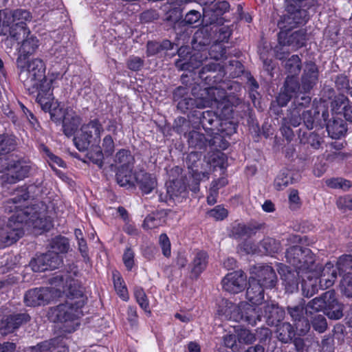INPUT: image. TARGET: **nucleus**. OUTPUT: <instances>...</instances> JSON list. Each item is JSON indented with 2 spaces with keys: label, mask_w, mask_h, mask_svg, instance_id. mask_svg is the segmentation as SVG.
Listing matches in <instances>:
<instances>
[{
  "label": "nucleus",
  "mask_w": 352,
  "mask_h": 352,
  "mask_svg": "<svg viewBox=\"0 0 352 352\" xmlns=\"http://www.w3.org/2000/svg\"><path fill=\"white\" fill-rule=\"evenodd\" d=\"M292 183V178L287 170L281 171L275 178L274 186L277 190H282Z\"/></svg>",
  "instance_id": "f704fd0d"
},
{
  "label": "nucleus",
  "mask_w": 352,
  "mask_h": 352,
  "mask_svg": "<svg viewBox=\"0 0 352 352\" xmlns=\"http://www.w3.org/2000/svg\"><path fill=\"white\" fill-rule=\"evenodd\" d=\"M171 45V43L166 41H164L162 45H160L158 43L149 41L147 43V55L153 56L155 54L158 53L160 47L168 48Z\"/></svg>",
  "instance_id": "4d7b16f0"
},
{
  "label": "nucleus",
  "mask_w": 352,
  "mask_h": 352,
  "mask_svg": "<svg viewBox=\"0 0 352 352\" xmlns=\"http://www.w3.org/2000/svg\"><path fill=\"white\" fill-rule=\"evenodd\" d=\"M56 120H63V128L64 133L67 136L72 135L78 127L81 119L72 109H67L64 115L59 118H55Z\"/></svg>",
  "instance_id": "f3484780"
},
{
  "label": "nucleus",
  "mask_w": 352,
  "mask_h": 352,
  "mask_svg": "<svg viewBox=\"0 0 352 352\" xmlns=\"http://www.w3.org/2000/svg\"><path fill=\"white\" fill-rule=\"evenodd\" d=\"M208 57V52L203 50L194 53L190 58L188 62L184 63L182 65V69L193 70L198 68L202 64L204 60Z\"/></svg>",
  "instance_id": "c85d7f7f"
},
{
  "label": "nucleus",
  "mask_w": 352,
  "mask_h": 352,
  "mask_svg": "<svg viewBox=\"0 0 352 352\" xmlns=\"http://www.w3.org/2000/svg\"><path fill=\"white\" fill-rule=\"evenodd\" d=\"M312 324L314 329L319 333H323L327 327V320L322 315H318L315 317Z\"/></svg>",
  "instance_id": "680f3d73"
},
{
  "label": "nucleus",
  "mask_w": 352,
  "mask_h": 352,
  "mask_svg": "<svg viewBox=\"0 0 352 352\" xmlns=\"http://www.w3.org/2000/svg\"><path fill=\"white\" fill-rule=\"evenodd\" d=\"M289 313L294 320L297 321L296 329H298L299 323L301 322L304 329H300V334H305L309 329L308 321L303 318V308L300 306H296L288 309Z\"/></svg>",
  "instance_id": "bb28decb"
},
{
  "label": "nucleus",
  "mask_w": 352,
  "mask_h": 352,
  "mask_svg": "<svg viewBox=\"0 0 352 352\" xmlns=\"http://www.w3.org/2000/svg\"><path fill=\"white\" fill-rule=\"evenodd\" d=\"M47 260L46 254H41L30 261V267L34 272H36L48 270Z\"/></svg>",
  "instance_id": "58836bf2"
},
{
  "label": "nucleus",
  "mask_w": 352,
  "mask_h": 352,
  "mask_svg": "<svg viewBox=\"0 0 352 352\" xmlns=\"http://www.w3.org/2000/svg\"><path fill=\"white\" fill-rule=\"evenodd\" d=\"M209 55L214 60L226 58V48L222 44L216 43L211 47Z\"/></svg>",
  "instance_id": "603ef678"
},
{
  "label": "nucleus",
  "mask_w": 352,
  "mask_h": 352,
  "mask_svg": "<svg viewBox=\"0 0 352 352\" xmlns=\"http://www.w3.org/2000/svg\"><path fill=\"white\" fill-rule=\"evenodd\" d=\"M318 80V69L313 63H309L305 65L304 73L302 76V84L300 89L304 92L309 91L316 84Z\"/></svg>",
  "instance_id": "a211bd4d"
},
{
  "label": "nucleus",
  "mask_w": 352,
  "mask_h": 352,
  "mask_svg": "<svg viewBox=\"0 0 352 352\" xmlns=\"http://www.w3.org/2000/svg\"><path fill=\"white\" fill-rule=\"evenodd\" d=\"M14 140L12 137L0 135V154L8 153L14 146Z\"/></svg>",
  "instance_id": "a18cd8bd"
},
{
  "label": "nucleus",
  "mask_w": 352,
  "mask_h": 352,
  "mask_svg": "<svg viewBox=\"0 0 352 352\" xmlns=\"http://www.w3.org/2000/svg\"><path fill=\"white\" fill-rule=\"evenodd\" d=\"M299 89L300 86L296 80L292 77H287L285 80L284 90L277 97L278 104L281 107L287 105L292 97V94L296 93Z\"/></svg>",
  "instance_id": "6ab92c4d"
},
{
  "label": "nucleus",
  "mask_w": 352,
  "mask_h": 352,
  "mask_svg": "<svg viewBox=\"0 0 352 352\" xmlns=\"http://www.w3.org/2000/svg\"><path fill=\"white\" fill-rule=\"evenodd\" d=\"M30 350L32 352H68V348L61 337L41 342L30 347Z\"/></svg>",
  "instance_id": "dca6fc26"
},
{
  "label": "nucleus",
  "mask_w": 352,
  "mask_h": 352,
  "mask_svg": "<svg viewBox=\"0 0 352 352\" xmlns=\"http://www.w3.org/2000/svg\"><path fill=\"white\" fill-rule=\"evenodd\" d=\"M294 335V329L289 322H282L277 324L276 336L282 342H289Z\"/></svg>",
  "instance_id": "cd10ccee"
},
{
  "label": "nucleus",
  "mask_w": 352,
  "mask_h": 352,
  "mask_svg": "<svg viewBox=\"0 0 352 352\" xmlns=\"http://www.w3.org/2000/svg\"><path fill=\"white\" fill-rule=\"evenodd\" d=\"M289 30H280L278 34V44L280 46H290L294 50L302 47L306 40L305 32L302 30L294 32L287 36Z\"/></svg>",
  "instance_id": "ddd939ff"
},
{
  "label": "nucleus",
  "mask_w": 352,
  "mask_h": 352,
  "mask_svg": "<svg viewBox=\"0 0 352 352\" xmlns=\"http://www.w3.org/2000/svg\"><path fill=\"white\" fill-rule=\"evenodd\" d=\"M133 166H120L116 173L118 183L121 186L134 185L135 183L136 173H132Z\"/></svg>",
  "instance_id": "b1692460"
},
{
  "label": "nucleus",
  "mask_w": 352,
  "mask_h": 352,
  "mask_svg": "<svg viewBox=\"0 0 352 352\" xmlns=\"http://www.w3.org/2000/svg\"><path fill=\"white\" fill-rule=\"evenodd\" d=\"M134 295L137 302L145 312L151 313L147 297L142 288L136 287L134 290Z\"/></svg>",
  "instance_id": "79ce46f5"
},
{
  "label": "nucleus",
  "mask_w": 352,
  "mask_h": 352,
  "mask_svg": "<svg viewBox=\"0 0 352 352\" xmlns=\"http://www.w3.org/2000/svg\"><path fill=\"white\" fill-rule=\"evenodd\" d=\"M300 143L309 144L313 148L318 149L321 145L322 138L314 132H304L299 134Z\"/></svg>",
  "instance_id": "7c9ffc66"
},
{
  "label": "nucleus",
  "mask_w": 352,
  "mask_h": 352,
  "mask_svg": "<svg viewBox=\"0 0 352 352\" xmlns=\"http://www.w3.org/2000/svg\"><path fill=\"white\" fill-rule=\"evenodd\" d=\"M23 39L19 47V56L17 61L25 60L32 55H34L40 46V41L36 36L32 34L29 29H23L21 32Z\"/></svg>",
  "instance_id": "9d476101"
},
{
  "label": "nucleus",
  "mask_w": 352,
  "mask_h": 352,
  "mask_svg": "<svg viewBox=\"0 0 352 352\" xmlns=\"http://www.w3.org/2000/svg\"><path fill=\"white\" fill-rule=\"evenodd\" d=\"M208 214L217 221H221L228 216V210L221 206H217L208 212Z\"/></svg>",
  "instance_id": "13d9d810"
},
{
  "label": "nucleus",
  "mask_w": 352,
  "mask_h": 352,
  "mask_svg": "<svg viewBox=\"0 0 352 352\" xmlns=\"http://www.w3.org/2000/svg\"><path fill=\"white\" fill-rule=\"evenodd\" d=\"M285 257L287 261L296 269L295 272H292L283 265L278 268L287 292L293 293L298 289L299 278L303 283V280L309 279L311 273L318 275V272L314 271L316 266L315 256L309 249L298 245L292 246L287 250Z\"/></svg>",
  "instance_id": "20e7f679"
},
{
  "label": "nucleus",
  "mask_w": 352,
  "mask_h": 352,
  "mask_svg": "<svg viewBox=\"0 0 352 352\" xmlns=\"http://www.w3.org/2000/svg\"><path fill=\"white\" fill-rule=\"evenodd\" d=\"M208 254L203 251H199L195 254L191 263V272L195 276H198L208 265Z\"/></svg>",
  "instance_id": "a878e982"
},
{
  "label": "nucleus",
  "mask_w": 352,
  "mask_h": 352,
  "mask_svg": "<svg viewBox=\"0 0 352 352\" xmlns=\"http://www.w3.org/2000/svg\"><path fill=\"white\" fill-rule=\"evenodd\" d=\"M332 108L336 113L342 112L345 119L352 122V104H349L346 97L344 96L337 97L332 102Z\"/></svg>",
  "instance_id": "4be33fe9"
},
{
  "label": "nucleus",
  "mask_w": 352,
  "mask_h": 352,
  "mask_svg": "<svg viewBox=\"0 0 352 352\" xmlns=\"http://www.w3.org/2000/svg\"><path fill=\"white\" fill-rule=\"evenodd\" d=\"M26 188L19 190L16 196L8 200L5 210L14 212L5 226L0 219V248L15 243L24 234V226L38 230H48L52 226L51 221L44 214L38 212L34 206H27L25 202L29 198Z\"/></svg>",
  "instance_id": "f03ea898"
},
{
  "label": "nucleus",
  "mask_w": 352,
  "mask_h": 352,
  "mask_svg": "<svg viewBox=\"0 0 352 352\" xmlns=\"http://www.w3.org/2000/svg\"><path fill=\"white\" fill-rule=\"evenodd\" d=\"M261 248L258 249L260 254L272 255L280 250V245L274 239L266 238L261 242Z\"/></svg>",
  "instance_id": "c756f323"
},
{
  "label": "nucleus",
  "mask_w": 352,
  "mask_h": 352,
  "mask_svg": "<svg viewBox=\"0 0 352 352\" xmlns=\"http://www.w3.org/2000/svg\"><path fill=\"white\" fill-rule=\"evenodd\" d=\"M340 289L346 297H352V274L349 272L344 276L340 283Z\"/></svg>",
  "instance_id": "37998d69"
},
{
  "label": "nucleus",
  "mask_w": 352,
  "mask_h": 352,
  "mask_svg": "<svg viewBox=\"0 0 352 352\" xmlns=\"http://www.w3.org/2000/svg\"><path fill=\"white\" fill-rule=\"evenodd\" d=\"M52 251L50 252H55L59 254H64L67 252L69 249V243L68 239L64 236H56L53 239L50 243Z\"/></svg>",
  "instance_id": "2f4dec72"
},
{
  "label": "nucleus",
  "mask_w": 352,
  "mask_h": 352,
  "mask_svg": "<svg viewBox=\"0 0 352 352\" xmlns=\"http://www.w3.org/2000/svg\"><path fill=\"white\" fill-rule=\"evenodd\" d=\"M310 102L311 98L309 96L305 95H302L301 96H298L294 100V106L295 108H297L300 111H303L305 107H308Z\"/></svg>",
  "instance_id": "69168bd1"
},
{
  "label": "nucleus",
  "mask_w": 352,
  "mask_h": 352,
  "mask_svg": "<svg viewBox=\"0 0 352 352\" xmlns=\"http://www.w3.org/2000/svg\"><path fill=\"white\" fill-rule=\"evenodd\" d=\"M186 164L192 178L191 183L188 184V188L196 193L199 190V182L204 179H208L210 164L203 162L200 153L197 152H190L188 155Z\"/></svg>",
  "instance_id": "6e6552de"
},
{
  "label": "nucleus",
  "mask_w": 352,
  "mask_h": 352,
  "mask_svg": "<svg viewBox=\"0 0 352 352\" xmlns=\"http://www.w3.org/2000/svg\"><path fill=\"white\" fill-rule=\"evenodd\" d=\"M19 69V79L30 94L40 91L43 80L45 79L46 65L39 58L27 59L16 62Z\"/></svg>",
  "instance_id": "39448f33"
},
{
  "label": "nucleus",
  "mask_w": 352,
  "mask_h": 352,
  "mask_svg": "<svg viewBox=\"0 0 352 352\" xmlns=\"http://www.w3.org/2000/svg\"><path fill=\"white\" fill-rule=\"evenodd\" d=\"M15 325L16 324H14V322L10 316L3 319L0 324V331L1 334L7 335L13 332L15 329H16Z\"/></svg>",
  "instance_id": "3c124183"
},
{
  "label": "nucleus",
  "mask_w": 352,
  "mask_h": 352,
  "mask_svg": "<svg viewBox=\"0 0 352 352\" xmlns=\"http://www.w3.org/2000/svg\"><path fill=\"white\" fill-rule=\"evenodd\" d=\"M167 193L173 199L179 201V198L186 197L187 192L186 187L183 186L179 182H174L167 186Z\"/></svg>",
  "instance_id": "473e14b6"
},
{
  "label": "nucleus",
  "mask_w": 352,
  "mask_h": 352,
  "mask_svg": "<svg viewBox=\"0 0 352 352\" xmlns=\"http://www.w3.org/2000/svg\"><path fill=\"white\" fill-rule=\"evenodd\" d=\"M135 182L145 194L150 193L157 185L155 177L144 171L136 173Z\"/></svg>",
  "instance_id": "5701e85b"
},
{
  "label": "nucleus",
  "mask_w": 352,
  "mask_h": 352,
  "mask_svg": "<svg viewBox=\"0 0 352 352\" xmlns=\"http://www.w3.org/2000/svg\"><path fill=\"white\" fill-rule=\"evenodd\" d=\"M114 161L120 166H133V157L128 150L121 149L117 152Z\"/></svg>",
  "instance_id": "4c0bfd02"
},
{
  "label": "nucleus",
  "mask_w": 352,
  "mask_h": 352,
  "mask_svg": "<svg viewBox=\"0 0 352 352\" xmlns=\"http://www.w3.org/2000/svg\"><path fill=\"white\" fill-rule=\"evenodd\" d=\"M324 300H322V296L319 298H315L307 305L305 311L309 314L320 311L324 312Z\"/></svg>",
  "instance_id": "de8ad7c7"
},
{
  "label": "nucleus",
  "mask_w": 352,
  "mask_h": 352,
  "mask_svg": "<svg viewBox=\"0 0 352 352\" xmlns=\"http://www.w3.org/2000/svg\"><path fill=\"white\" fill-rule=\"evenodd\" d=\"M103 127L100 122L95 119L82 126L80 133L74 138L76 148L80 151L87 150L90 145L98 144Z\"/></svg>",
  "instance_id": "1a4fd4ad"
},
{
  "label": "nucleus",
  "mask_w": 352,
  "mask_h": 352,
  "mask_svg": "<svg viewBox=\"0 0 352 352\" xmlns=\"http://www.w3.org/2000/svg\"><path fill=\"white\" fill-rule=\"evenodd\" d=\"M324 314L331 319H340L342 316V307L336 300L334 291L329 290L322 296Z\"/></svg>",
  "instance_id": "4468645a"
},
{
  "label": "nucleus",
  "mask_w": 352,
  "mask_h": 352,
  "mask_svg": "<svg viewBox=\"0 0 352 352\" xmlns=\"http://www.w3.org/2000/svg\"><path fill=\"white\" fill-rule=\"evenodd\" d=\"M75 274L65 273L56 275L50 280V287L34 288L24 296V302L28 307L43 306L65 295L67 301L51 309L50 318L54 322L63 324L65 332L74 331L80 325L79 318L85 304L83 292Z\"/></svg>",
  "instance_id": "f257e3e1"
},
{
  "label": "nucleus",
  "mask_w": 352,
  "mask_h": 352,
  "mask_svg": "<svg viewBox=\"0 0 352 352\" xmlns=\"http://www.w3.org/2000/svg\"><path fill=\"white\" fill-rule=\"evenodd\" d=\"M302 111L294 107L290 112V116L286 118L287 123L294 127H297L300 125V121L302 118L300 117V112Z\"/></svg>",
  "instance_id": "bf43d9fd"
},
{
  "label": "nucleus",
  "mask_w": 352,
  "mask_h": 352,
  "mask_svg": "<svg viewBox=\"0 0 352 352\" xmlns=\"http://www.w3.org/2000/svg\"><path fill=\"white\" fill-rule=\"evenodd\" d=\"M285 68L290 74L291 76L296 75L300 70V60L297 55H293L289 58L285 64Z\"/></svg>",
  "instance_id": "a19ab883"
},
{
  "label": "nucleus",
  "mask_w": 352,
  "mask_h": 352,
  "mask_svg": "<svg viewBox=\"0 0 352 352\" xmlns=\"http://www.w3.org/2000/svg\"><path fill=\"white\" fill-rule=\"evenodd\" d=\"M206 138L204 135L197 131H192L189 134L188 142L191 146L201 148L205 146Z\"/></svg>",
  "instance_id": "09e8293b"
},
{
  "label": "nucleus",
  "mask_w": 352,
  "mask_h": 352,
  "mask_svg": "<svg viewBox=\"0 0 352 352\" xmlns=\"http://www.w3.org/2000/svg\"><path fill=\"white\" fill-rule=\"evenodd\" d=\"M217 314L221 319L245 322L254 326L263 317L267 322L272 324L275 320L280 321L283 311L276 305L268 302H261L256 306L245 302L235 305L227 300H222L219 305Z\"/></svg>",
  "instance_id": "7ed1b4c3"
},
{
  "label": "nucleus",
  "mask_w": 352,
  "mask_h": 352,
  "mask_svg": "<svg viewBox=\"0 0 352 352\" xmlns=\"http://www.w3.org/2000/svg\"><path fill=\"white\" fill-rule=\"evenodd\" d=\"M252 274L254 276L251 278L259 282L265 288H273L276 284L277 276L271 266L258 265L254 267Z\"/></svg>",
  "instance_id": "f8f14e48"
},
{
  "label": "nucleus",
  "mask_w": 352,
  "mask_h": 352,
  "mask_svg": "<svg viewBox=\"0 0 352 352\" xmlns=\"http://www.w3.org/2000/svg\"><path fill=\"white\" fill-rule=\"evenodd\" d=\"M30 170L29 165L19 162L7 175V180L10 183H15L28 177Z\"/></svg>",
  "instance_id": "393cba45"
},
{
  "label": "nucleus",
  "mask_w": 352,
  "mask_h": 352,
  "mask_svg": "<svg viewBox=\"0 0 352 352\" xmlns=\"http://www.w3.org/2000/svg\"><path fill=\"white\" fill-rule=\"evenodd\" d=\"M102 148L104 155H111L114 151V142L110 135H106L102 140Z\"/></svg>",
  "instance_id": "e2e57ef3"
},
{
  "label": "nucleus",
  "mask_w": 352,
  "mask_h": 352,
  "mask_svg": "<svg viewBox=\"0 0 352 352\" xmlns=\"http://www.w3.org/2000/svg\"><path fill=\"white\" fill-rule=\"evenodd\" d=\"M90 150L87 152V156L90 161L102 168L103 165L104 153L98 144L90 145Z\"/></svg>",
  "instance_id": "72a5a7b5"
},
{
  "label": "nucleus",
  "mask_w": 352,
  "mask_h": 352,
  "mask_svg": "<svg viewBox=\"0 0 352 352\" xmlns=\"http://www.w3.org/2000/svg\"><path fill=\"white\" fill-rule=\"evenodd\" d=\"M66 70L63 68L58 71L54 65L48 72L47 76L43 80L38 94L36 96V100L45 111H50L52 118L56 116V112L51 110L52 100H53L52 89L58 85L59 81L62 80Z\"/></svg>",
  "instance_id": "0eeeda50"
},
{
  "label": "nucleus",
  "mask_w": 352,
  "mask_h": 352,
  "mask_svg": "<svg viewBox=\"0 0 352 352\" xmlns=\"http://www.w3.org/2000/svg\"><path fill=\"white\" fill-rule=\"evenodd\" d=\"M159 245L162 249L163 255L165 257H170L171 255V245L170 240L166 234H161L159 236Z\"/></svg>",
  "instance_id": "864d4df0"
},
{
  "label": "nucleus",
  "mask_w": 352,
  "mask_h": 352,
  "mask_svg": "<svg viewBox=\"0 0 352 352\" xmlns=\"http://www.w3.org/2000/svg\"><path fill=\"white\" fill-rule=\"evenodd\" d=\"M328 134L333 139H338L344 135L346 129L342 122L334 121L332 124H328L327 126Z\"/></svg>",
  "instance_id": "c9c22d12"
},
{
  "label": "nucleus",
  "mask_w": 352,
  "mask_h": 352,
  "mask_svg": "<svg viewBox=\"0 0 352 352\" xmlns=\"http://www.w3.org/2000/svg\"><path fill=\"white\" fill-rule=\"evenodd\" d=\"M113 283L116 291L123 300L129 298L127 289L118 274H113Z\"/></svg>",
  "instance_id": "ea45409f"
},
{
  "label": "nucleus",
  "mask_w": 352,
  "mask_h": 352,
  "mask_svg": "<svg viewBox=\"0 0 352 352\" xmlns=\"http://www.w3.org/2000/svg\"><path fill=\"white\" fill-rule=\"evenodd\" d=\"M46 257H47V260L46 261L47 263L49 270H52L56 269L63 263L62 256L55 252H48L46 253Z\"/></svg>",
  "instance_id": "8fccbe9b"
},
{
  "label": "nucleus",
  "mask_w": 352,
  "mask_h": 352,
  "mask_svg": "<svg viewBox=\"0 0 352 352\" xmlns=\"http://www.w3.org/2000/svg\"><path fill=\"white\" fill-rule=\"evenodd\" d=\"M247 285V277L242 271L228 273L222 280L224 290L231 294H238L244 290Z\"/></svg>",
  "instance_id": "9b49d317"
},
{
  "label": "nucleus",
  "mask_w": 352,
  "mask_h": 352,
  "mask_svg": "<svg viewBox=\"0 0 352 352\" xmlns=\"http://www.w3.org/2000/svg\"><path fill=\"white\" fill-rule=\"evenodd\" d=\"M223 341L226 346L231 349L234 352H237L241 349V344L239 343L236 334L226 336Z\"/></svg>",
  "instance_id": "5fc2aeb1"
},
{
  "label": "nucleus",
  "mask_w": 352,
  "mask_h": 352,
  "mask_svg": "<svg viewBox=\"0 0 352 352\" xmlns=\"http://www.w3.org/2000/svg\"><path fill=\"white\" fill-rule=\"evenodd\" d=\"M201 17V14L196 10H190L188 12L184 18V23L188 25H192L199 21Z\"/></svg>",
  "instance_id": "774afa93"
},
{
  "label": "nucleus",
  "mask_w": 352,
  "mask_h": 352,
  "mask_svg": "<svg viewBox=\"0 0 352 352\" xmlns=\"http://www.w3.org/2000/svg\"><path fill=\"white\" fill-rule=\"evenodd\" d=\"M161 220L157 214H151L148 215L144 221V227L146 229H153L161 225Z\"/></svg>",
  "instance_id": "052dcab7"
},
{
  "label": "nucleus",
  "mask_w": 352,
  "mask_h": 352,
  "mask_svg": "<svg viewBox=\"0 0 352 352\" xmlns=\"http://www.w3.org/2000/svg\"><path fill=\"white\" fill-rule=\"evenodd\" d=\"M336 267L340 273L346 272L352 269V256L344 255L339 258Z\"/></svg>",
  "instance_id": "49530a36"
},
{
  "label": "nucleus",
  "mask_w": 352,
  "mask_h": 352,
  "mask_svg": "<svg viewBox=\"0 0 352 352\" xmlns=\"http://www.w3.org/2000/svg\"><path fill=\"white\" fill-rule=\"evenodd\" d=\"M236 334L241 349L244 344H251L256 340L255 334L247 329H240L236 331Z\"/></svg>",
  "instance_id": "e433bc0d"
},
{
  "label": "nucleus",
  "mask_w": 352,
  "mask_h": 352,
  "mask_svg": "<svg viewBox=\"0 0 352 352\" xmlns=\"http://www.w3.org/2000/svg\"><path fill=\"white\" fill-rule=\"evenodd\" d=\"M13 23L14 27L17 32V41L21 38V32H23V29H28L26 25L27 22H30L32 20L31 13L23 9H17L12 11Z\"/></svg>",
  "instance_id": "412c9836"
},
{
  "label": "nucleus",
  "mask_w": 352,
  "mask_h": 352,
  "mask_svg": "<svg viewBox=\"0 0 352 352\" xmlns=\"http://www.w3.org/2000/svg\"><path fill=\"white\" fill-rule=\"evenodd\" d=\"M326 184L332 188H340L342 190H348L351 186V182L343 178H331L326 181Z\"/></svg>",
  "instance_id": "c03bdc74"
},
{
  "label": "nucleus",
  "mask_w": 352,
  "mask_h": 352,
  "mask_svg": "<svg viewBox=\"0 0 352 352\" xmlns=\"http://www.w3.org/2000/svg\"><path fill=\"white\" fill-rule=\"evenodd\" d=\"M289 202L291 209L296 210L300 208L301 202L297 190L292 189L290 190L289 194Z\"/></svg>",
  "instance_id": "0e129e2a"
},
{
  "label": "nucleus",
  "mask_w": 352,
  "mask_h": 352,
  "mask_svg": "<svg viewBox=\"0 0 352 352\" xmlns=\"http://www.w3.org/2000/svg\"><path fill=\"white\" fill-rule=\"evenodd\" d=\"M144 65V60L138 56H131L127 61V67L132 71L140 70Z\"/></svg>",
  "instance_id": "338daca9"
},
{
  "label": "nucleus",
  "mask_w": 352,
  "mask_h": 352,
  "mask_svg": "<svg viewBox=\"0 0 352 352\" xmlns=\"http://www.w3.org/2000/svg\"><path fill=\"white\" fill-rule=\"evenodd\" d=\"M264 286L260 284L259 282L256 281L250 277L249 280V287L246 292V296L248 300L251 302L250 305L256 306L264 298Z\"/></svg>",
  "instance_id": "aec40b11"
},
{
  "label": "nucleus",
  "mask_w": 352,
  "mask_h": 352,
  "mask_svg": "<svg viewBox=\"0 0 352 352\" xmlns=\"http://www.w3.org/2000/svg\"><path fill=\"white\" fill-rule=\"evenodd\" d=\"M14 27L12 12L0 10V35L6 36V43L9 42V36L17 41V32Z\"/></svg>",
  "instance_id": "2eb2a0df"
},
{
  "label": "nucleus",
  "mask_w": 352,
  "mask_h": 352,
  "mask_svg": "<svg viewBox=\"0 0 352 352\" xmlns=\"http://www.w3.org/2000/svg\"><path fill=\"white\" fill-rule=\"evenodd\" d=\"M314 271L318 272V275L311 273L309 279L303 280L302 283V294L306 297H311L318 292V279H319V287L321 289H324L331 287L337 278L338 272L337 267L331 262L327 263L322 270L318 269L316 265Z\"/></svg>",
  "instance_id": "423d86ee"
},
{
  "label": "nucleus",
  "mask_w": 352,
  "mask_h": 352,
  "mask_svg": "<svg viewBox=\"0 0 352 352\" xmlns=\"http://www.w3.org/2000/svg\"><path fill=\"white\" fill-rule=\"evenodd\" d=\"M135 253L131 248H128L125 250L123 256L122 261L124 266L128 270H131L135 264Z\"/></svg>",
  "instance_id": "6e6d98bb"
}]
</instances>
